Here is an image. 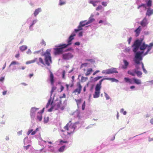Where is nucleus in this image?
Segmentation results:
<instances>
[{"label":"nucleus","mask_w":153,"mask_h":153,"mask_svg":"<svg viewBox=\"0 0 153 153\" xmlns=\"http://www.w3.org/2000/svg\"><path fill=\"white\" fill-rule=\"evenodd\" d=\"M143 38L137 39L131 46L134 55L133 59L134 65L135 67L137 66L140 68V64L142 68H144V64L142 62L143 58L148 53L153 46V42L147 45L144 42H143Z\"/></svg>","instance_id":"1"},{"label":"nucleus","mask_w":153,"mask_h":153,"mask_svg":"<svg viewBox=\"0 0 153 153\" xmlns=\"http://www.w3.org/2000/svg\"><path fill=\"white\" fill-rule=\"evenodd\" d=\"M152 0H146V3H141L140 5L137 7V9H140L143 7L144 10H146V15L149 17L153 14V8H151L152 5Z\"/></svg>","instance_id":"2"},{"label":"nucleus","mask_w":153,"mask_h":153,"mask_svg":"<svg viewBox=\"0 0 153 153\" xmlns=\"http://www.w3.org/2000/svg\"><path fill=\"white\" fill-rule=\"evenodd\" d=\"M51 50L47 49L45 52H42L41 53V55L42 56H44V61L45 65L49 66L50 64L52 63V57L50 53Z\"/></svg>","instance_id":"3"},{"label":"nucleus","mask_w":153,"mask_h":153,"mask_svg":"<svg viewBox=\"0 0 153 153\" xmlns=\"http://www.w3.org/2000/svg\"><path fill=\"white\" fill-rule=\"evenodd\" d=\"M55 48H53L54 53L55 55L62 54L64 52V50L66 48L63 44H60L55 46Z\"/></svg>","instance_id":"4"},{"label":"nucleus","mask_w":153,"mask_h":153,"mask_svg":"<svg viewBox=\"0 0 153 153\" xmlns=\"http://www.w3.org/2000/svg\"><path fill=\"white\" fill-rule=\"evenodd\" d=\"M140 69L138 66H136L134 69L128 71L127 73L132 76H135L136 75L138 77H141L142 73L141 71L138 70Z\"/></svg>","instance_id":"5"},{"label":"nucleus","mask_w":153,"mask_h":153,"mask_svg":"<svg viewBox=\"0 0 153 153\" xmlns=\"http://www.w3.org/2000/svg\"><path fill=\"white\" fill-rule=\"evenodd\" d=\"M124 79L125 82L128 83L129 84H135L137 85H140L141 84V80L135 77L130 78L128 77H125Z\"/></svg>","instance_id":"6"},{"label":"nucleus","mask_w":153,"mask_h":153,"mask_svg":"<svg viewBox=\"0 0 153 153\" xmlns=\"http://www.w3.org/2000/svg\"><path fill=\"white\" fill-rule=\"evenodd\" d=\"M38 22L37 19L33 20L31 18H29L27 20V23L29 25V30L30 31H33L34 30V25Z\"/></svg>","instance_id":"7"},{"label":"nucleus","mask_w":153,"mask_h":153,"mask_svg":"<svg viewBox=\"0 0 153 153\" xmlns=\"http://www.w3.org/2000/svg\"><path fill=\"white\" fill-rule=\"evenodd\" d=\"M75 33H76L74 32V30L68 38L67 40V44H63L65 47L67 48L72 44V41L74 39V37L76 35Z\"/></svg>","instance_id":"8"},{"label":"nucleus","mask_w":153,"mask_h":153,"mask_svg":"<svg viewBox=\"0 0 153 153\" xmlns=\"http://www.w3.org/2000/svg\"><path fill=\"white\" fill-rule=\"evenodd\" d=\"M39 109V108L35 107H32L31 108L30 114L32 121H34L36 116L37 115L36 111Z\"/></svg>","instance_id":"9"},{"label":"nucleus","mask_w":153,"mask_h":153,"mask_svg":"<svg viewBox=\"0 0 153 153\" xmlns=\"http://www.w3.org/2000/svg\"><path fill=\"white\" fill-rule=\"evenodd\" d=\"M88 24L87 22V20L82 21H81L79 23V25L78 26L77 29H74V32L76 33L78 32L81 31L82 30V27L85 25H88Z\"/></svg>","instance_id":"10"},{"label":"nucleus","mask_w":153,"mask_h":153,"mask_svg":"<svg viewBox=\"0 0 153 153\" xmlns=\"http://www.w3.org/2000/svg\"><path fill=\"white\" fill-rule=\"evenodd\" d=\"M102 73L103 74L106 75L113 73H118V72L117 71L116 68H111L103 70Z\"/></svg>","instance_id":"11"},{"label":"nucleus","mask_w":153,"mask_h":153,"mask_svg":"<svg viewBox=\"0 0 153 153\" xmlns=\"http://www.w3.org/2000/svg\"><path fill=\"white\" fill-rule=\"evenodd\" d=\"M73 57V55L70 52L63 53L62 56V59L64 60H66L72 59Z\"/></svg>","instance_id":"12"},{"label":"nucleus","mask_w":153,"mask_h":153,"mask_svg":"<svg viewBox=\"0 0 153 153\" xmlns=\"http://www.w3.org/2000/svg\"><path fill=\"white\" fill-rule=\"evenodd\" d=\"M102 87H100L97 85H96L95 92L93 95L94 98H96L99 97L100 94V91Z\"/></svg>","instance_id":"13"},{"label":"nucleus","mask_w":153,"mask_h":153,"mask_svg":"<svg viewBox=\"0 0 153 153\" xmlns=\"http://www.w3.org/2000/svg\"><path fill=\"white\" fill-rule=\"evenodd\" d=\"M82 122L81 121H77L74 124L72 123V126L70 127H72L73 128V131L74 132L75 130H77L80 128L82 125Z\"/></svg>","instance_id":"14"},{"label":"nucleus","mask_w":153,"mask_h":153,"mask_svg":"<svg viewBox=\"0 0 153 153\" xmlns=\"http://www.w3.org/2000/svg\"><path fill=\"white\" fill-rule=\"evenodd\" d=\"M77 86L78 88H76L74 90L73 93L77 92L78 94H79L81 93L82 88V87L81 86L79 82H77Z\"/></svg>","instance_id":"15"},{"label":"nucleus","mask_w":153,"mask_h":153,"mask_svg":"<svg viewBox=\"0 0 153 153\" xmlns=\"http://www.w3.org/2000/svg\"><path fill=\"white\" fill-rule=\"evenodd\" d=\"M100 1L98 0H88V2L90 4L93 5V6L95 7L97 6V3L100 2Z\"/></svg>","instance_id":"16"},{"label":"nucleus","mask_w":153,"mask_h":153,"mask_svg":"<svg viewBox=\"0 0 153 153\" xmlns=\"http://www.w3.org/2000/svg\"><path fill=\"white\" fill-rule=\"evenodd\" d=\"M80 111L78 110H77L76 111L74 112L72 115L74 116V117L76 118H80Z\"/></svg>","instance_id":"17"},{"label":"nucleus","mask_w":153,"mask_h":153,"mask_svg":"<svg viewBox=\"0 0 153 153\" xmlns=\"http://www.w3.org/2000/svg\"><path fill=\"white\" fill-rule=\"evenodd\" d=\"M75 100L76 102L78 109H80L82 101V100L81 99H75Z\"/></svg>","instance_id":"18"},{"label":"nucleus","mask_w":153,"mask_h":153,"mask_svg":"<svg viewBox=\"0 0 153 153\" xmlns=\"http://www.w3.org/2000/svg\"><path fill=\"white\" fill-rule=\"evenodd\" d=\"M94 16V15L91 14L90 17L89 18L88 20V21L87 20V22L88 25L91 23L95 21V19L93 18Z\"/></svg>","instance_id":"19"},{"label":"nucleus","mask_w":153,"mask_h":153,"mask_svg":"<svg viewBox=\"0 0 153 153\" xmlns=\"http://www.w3.org/2000/svg\"><path fill=\"white\" fill-rule=\"evenodd\" d=\"M147 20L146 17H145L140 23L142 27H145L148 24Z\"/></svg>","instance_id":"20"},{"label":"nucleus","mask_w":153,"mask_h":153,"mask_svg":"<svg viewBox=\"0 0 153 153\" xmlns=\"http://www.w3.org/2000/svg\"><path fill=\"white\" fill-rule=\"evenodd\" d=\"M123 62L124 65L122 66V68L123 69H126L128 68L129 65V62L125 59L123 60Z\"/></svg>","instance_id":"21"},{"label":"nucleus","mask_w":153,"mask_h":153,"mask_svg":"<svg viewBox=\"0 0 153 153\" xmlns=\"http://www.w3.org/2000/svg\"><path fill=\"white\" fill-rule=\"evenodd\" d=\"M141 31V27L140 26H139L134 30V32L135 33V35L136 37H137L139 36Z\"/></svg>","instance_id":"22"},{"label":"nucleus","mask_w":153,"mask_h":153,"mask_svg":"<svg viewBox=\"0 0 153 153\" xmlns=\"http://www.w3.org/2000/svg\"><path fill=\"white\" fill-rule=\"evenodd\" d=\"M54 77L53 74L52 72L51 71L50 75V80L52 85H53L54 82Z\"/></svg>","instance_id":"23"},{"label":"nucleus","mask_w":153,"mask_h":153,"mask_svg":"<svg viewBox=\"0 0 153 153\" xmlns=\"http://www.w3.org/2000/svg\"><path fill=\"white\" fill-rule=\"evenodd\" d=\"M71 126H72V123H71V121L69 123H68L64 127V129L66 130H69L70 129L73 130L72 127H70Z\"/></svg>","instance_id":"24"},{"label":"nucleus","mask_w":153,"mask_h":153,"mask_svg":"<svg viewBox=\"0 0 153 153\" xmlns=\"http://www.w3.org/2000/svg\"><path fill=\"white\" fill-rule=\"evenodd\" d=\"M31 142V140L28 139V137L27 136L25 137L23 140V143L25 146L27 145L28 144L30 143Z\"/></svg>","instance_id":"25"},{"label":"nucleus","mask_w":153,"mask_h":153,"mask_svg":"<svg viewBox=\"0 0 153 153\" xmlns=\"http://www.w3.org/2000/svg\"><path fill=\"white\" fill-rule=\"evenodd\" d=\"M60 131L62 132H63V134L66 136L67 135H70L71 134H73V131L71 130L70 132H68L64 130L63 129H61Z\"/></svg>","instance_id":"26"},{"label":"nucleus","mask_w":153,"mask_h":153,"mask_svg":"<svg viewBox=\"0 0 153 153\" xmlns=\"http://www.w3.org/2000/svg\"><path fill=\"white\" fill-rule=\"evenodd\" d=\"M42 11V9L41 8H39L35 10L33 13L34 16H36L39 13L41 12Z\"/></svg>","instance_id":"27"},{"label":"nucleus","mask_w":153,"mask_h":153,"mask_svg":"<svg viewBox=\"0 0 153 153\" xmlns=\"http://www.w3.org/2000/svg\"><path fill=\"white\" fill-rule=\"evenodd\" d=\"M42 114H37L36 117L35 119H36L37 121L40 122L42 121Z\"/></svg>","instance_id":"28"},{"label":"nucleus","mask_w":153,"mask_h":153,"mask_svg":"<svg viewBox=\"0 0 153 153\" xmlns=\"http://www.w3.org/2000/svg\"><path fill=\"white\" fill-rule=\"evenodd\" d=\"M109 77H104L102 79H101L99 82L97 83L96 85H97L99 86L100 87L101 86V84L102 83V82L105 80H109Z\"/></svg>","instance_id":"29"},{"label":"nucleus","mask_w":153,"mask_h":153,"mask_svg":"<svg viewBox=\"0 0 153 153\" xmlns=\"http://www.w3.org/2000/svg\"><path fill=\"white\" fill-rule=\"evenodd\" d=\"M72 139L71 137L69 138V139L67 140H61L60 141V143L61 144H62L63 143H68L69 142H71V143L72 142Z\"/></svg>","instance_id":"30"},{"label":"nucleus","mask_w":153,"mask_h":153,"mask_svg":"<svg viewBox=\"0 0 153 153\" xmlns=\"http://www.w3.org/2000/svg\"><path fill=\"white\" fill-rule=\"evenodd\" d=\"M27 48V46L26 45H23L19 47V49L22 51L23 52L26 50Z\"/></svg>","instance_id":"31"},{"label":"nucleus","mask_w":153,"mask_h":153,"mask_svg":"<svg viewBox=\"0 0 153 153\" xmlns=\"http://www.w3.org/2000/svg\"><path fill=\"white\" fill-rule=\"evenodd\" d=\"M39 62L37 61L36 63L38 65H39V63L42 64L44 65L45 66V64L44 62L43 61V59L41 57H39Z\"/></svg>","instance_id":"32"},{"label":"nucleus","mask_w":153,"mask_h":153,"mask_svg":"<svg viewBox=\"0 0 153 153\" xmlns=\"http://www.w3.org/2000/svg\"><path fill=\"white\" fill-rule=\"evenodd\" d=\"M93 71V69L92 68H89L88 69L86 73L85 74V76H88L90 75Z\"/></svg>","instance_id":"33"},{"label":"nucleus","mask_w":153,"mask_h":153,"mask_svg":"<svg viewBox=\"0 0 153 153\" xmlns=\"http://www.w3.org/2000/svg\"><path fill=\"white\" fill-rule=\"evenodd\" d=\"M66 0H59V5L60 6H62L66 4Z\"/></svg>","instance_id":"34"},{"label":"nucleus","mask_w":153,"mask_h":153,"mask_svg":"<svg viewBox=\"0 0 153 153\" xmlns=\"http://www.w3.org/2000/svg\"><path fill=\"white\" fill-rule=\"evenodd\" d=\"M102 77V76H98L93 79L92 80V81L96 82Z\"/></svg>","instance_id":"35"},{"label":"nucleus","mask_w":153,"mask_h":153,"mask_svg":"<svg viewBox=\"0 0 153 153\" xmlns=\"http://www.w3.org/2000/svg\"><path fill=\"white\" fill-rule=\"evenodd\" d=\"M65 145L62 146H61L59 149H58V151L60 152H63L65 148Z\"/></svg>","instance_id":"36"},{"label":"nucleus","mask_w":153,"mask_h":153,"mask_svg":"<svg viewBox=\"0 0 153 153\" xmlns=\"http://www.w3.org/2000/svg\"><path fill=\"white\" fill-rule=\"evenodd\" d=\"M20 64L18 62L15 61H13L11 62V63H10V65H9V68L10 67L11 65H19Z\"/></svg>","instance_id":"37"},{"label":"nucleus","mask_w":153,"mask_h":153,"mask_svg":"<svg viewBox=\"0 0 153 153\" xmlns=\"http://www.w3.org/2000/svg\"><path fill=\"white\" fill-rule=\"evenodd\" d=\"M54 96L53 97H54ZM53 100H54V97H53V98H52V96H51L50 95V97L49 99L48 102L50 103L51 104H52L53 103Z\"/></svg>","instance_id":"38"},{"label":"nucleus","mask_w":153,"mask_h":153,"mask_svg":"<svg viewBox=\"0 0 153 153\" xmlns=\"http://www.w3.org/2000/svg\"><path fill=\"white\" fill-rule=\"evenodd\" d=\"M109 80H111V82H119L118 80L116 79L115 78L109 77Z\"/></svg>","instance_id":"39"},{"label":"nucleus","mask_w":153,"mask_h":153,"mask_svg":"<svg viewBox=\"0 0 153 153\" xmlns=\"http://www.w3.org/2000/svg\"><path fill=\"white\" fill-rule=\"evenodd\" d=\"M98 24L96 23L94 24V26L92 27V28L93 30H95L99 27Z\"/></svg>","instance_id":"40"},{"label":"nucleus","mask_w":153,"mask_h":153,"mask_svg":"<svg viewBox=\"0 0 153 153\" xmlns=\"http://www.w3.org/2000/svg\"><path fill=\"white\" fill-rule=\"evenodd\" d=\"M103 8L102 6L101 5H99L96 8L97 11H99L101 10Z\"/></svg>","instance_id":"41"},{"label":"nucleus","mask_w":153,"mask_h":153,"mask_svg":"<svg viewBox=\"0 0 153 153\" xmlns=\"http://www.w3.org/2000/svg\"><path fill=\"white\" fill-rule=\"evenodd\" d=\"M56 87L55 86H53L51 89V91L50 92V94L51 96H52L53 92L56 89Z\"/></svg>","instance_id":"42"},{"label":"nucleus","mask_w":153,"mask_h":153,"mask_svg":"<svg viewBox=\"0 0 153 153\" xmlns=\"http://www.w3.org/2000/svg\"><path fill=\"white\" fill-rule=\"evenodd\" d=\"M88 78L87 77H84L82 76L81 78V82H85L88 79Z\"/></svg>","instance_id":"43"},{"label":"nucleus","mask_w":153,"mask_h":153,"mask_svg":"<svg viewBox=\"0 0 153 153\" xmlns=\"http://www.w3.org/2000/svg\"><path fill=\"white\" fill-rule=\"evenodd\" d=\"M85 102L84 101L82 105V109L83 111L85 110Z\"/></svg>","instance_id":"44"},{"label":"nucleus","mask_w":153,"mask_h":153,"mask_svg":"<svg viewBox=\"0 0 153 153\" xmlns=\"http://www.w3.org/2000/svg\"><path fill=\"white\" fill-rule=\"evenodd\" d=\"M49 120V118L48 117H44V122L45 123H47Z\"/></svg>","instance_id":"45"},{"label":"nucleus","mask_w":153,"mask_h":153,"mask_svg":"<svg viewBox=\"0 0 153 153\" xmlns=\"http://www.w3.org/2000/svg\"><path fill=\"white\" fill-rule=\"evenodd\" d=\"M130 51V48L129 47H127L125 48L124 50V52L125 53L129 52Z\"/></svg>","instance_id":"46"},{"label":"nucleus","mask_w":153,"mask_h":153,"mask_svg":"<svg viewBox=\"0 0 153 153\" xmlns=\"http://www.w3.org/2000/svg\"><path fill=\"white\" fill-rule=\"evenodd\" d=\"M30 146H31L30 144H28L27 145V146H25H25L24 145L23 146L24 149L25 150H27L30 147Z\"/></svg>","instance_id":"47"},{"label":"nucleus","mask_w":153,"mask_h":153,"mask_svg":"<svg viewBox=\"0 0 153 153\" xmlns=\"http://www.w3.org/2000/svg\"><path fill=\"white\" fill-rule=\"evenodd\" d=\"M111 10H110L107 11L105 12H104V14L105 15L108 16L111 13Z\"/></svg>","instance_id":"48"},{"label":"nucleus","mask_w":153,"mask_h":153,"mask_svg":"<svg viewBox=\"0 0 153 153\" xmlns=\"http://www.w3.org/2000/svg\"><path fill=\"white\" fill-rule=\"evenodd\" d=\"M120 112L121 113H123V114L126 115V114L127 112L126 111H124V110L123 108H122L120 110Z\"/></svg>","instance_id":"49"},{"label":"nucleus","mask_w":153,"mask_h":153,"mask_svg":"<svg viewBox=\"0 0 153 153\" xmlns=\"http://www.w3.org/2000/svg\"><path fill=\"white\" fill-rule=\"evenodd\" d=\"M85 61H89L91 63H93L95 62L94 60L93 59H85Z\"/></svg>","instance_id":"50"},{"label":"nucleus","mask_w":153,"mask_h":153,"mask_svg":"<svg viewBox=\"0 0 153 153\" xmlns=\"http://www.w3.org/2000/svg\"><path fill=\"white\" fill-rule=\"evenodd\" d=\"M105 96L106 98V100H108L110 98V97L108 94L104 92Z\"/></svg>","instance_id":"51"},{"label":"nucleus","mask_w":153,"mask_h":153,"mask_svg":"<svg viewBox=\"0 0 153 153\" xmlns=\"http://www.w3.org/2000/svg\"><path fill=\"white\" fill-rule=\"evenodd\" d=\"M74 51V49L71 47L67 49L65 51Z\"/></svg>","instance_id":"52"},{"label":"nucleus","mask_w":153,"mask_h":153,"mask_svg":"<svg viewBox=\"0 0 153 153\" xmlns=\"http://www.w3.org/2000/svg\"><path fill=\"white\" fill-rule=\"evenodd\" d=\"M141 0H137L136 4L138 5L137 7H138L139 6L141 5V4H140V2Z\"/></svg>","instance_id":"53"},{"label":"nucleus","mask_w":153,"mask_h":153,"mask_svg":"<svg viewBox=\"0 0 153 153\" xmlns=\"http://www.w3.org/2000/svg\"><path fill=\"white\" fill-rule=\"evenodd\" d=\"M65 70H63L62 72V78L64 79L65 78Z\"/></svg>","instance_id":"54"},{"label":"nucleus","mask_w":153,"mask_h":153,"mask_svg":"<svg viewBox=\"0 0 153 153\" xmlns=\"http://www.w3.org/2000/svg\"><path fill=\"white\" fill-rule=\"evenodd\" d=\"M107 2L106 1H102L101 3V4L104 7H106L107 5Z\"/></svg>","instance_id":"55"},{"label":"nucleus","mask_w":153,"mask_h":153,"mask_svg":"<svg viewBox=\"0 0 153 153\" xmlns=\"http://www.w3.org/2000/svg\"><path fill=\"white\" fill-rule=\"evenodd\" d=\"M33 131V129H29L28 131V132H27V135H29Z\"/></svg>","instance_id":"56"},{"label":"nucleus","mask_w":153,"mask_h":153,"mask_svg":"<svg viewBox=\"0 0 153 153\" xmlns=\"http://www.w3.org/2000/svg\"><path fill=\"white\" fill-rule=\"evenodd\" d=\"M78 34V36L79 37L82 36H83V32L82 31H79V32Z\"/></svg>","instance_id":"57"},{"label":"nucleus","mask_w":153,"mask_h":153,"mask_svg":"<svg viewBox=\"0 0 153 153\" xmlns=\"http://www.w3.org/2000/svg\"><path fill=\"white\" fill-rule=\"evenodd\" d=\"M60 105L61 104L59 103H58V102H57L56 103V110H57L59 108H60Z\"/></svg>","instance_id":"58"},{"label":"nucleus","mask_w":153,"mask_h":153,"mask_svg":"<svg viewBox=\"0 0 153 153\" xmlns=\"http://www.w3.org/2000/svg\"><path fill=\"white\" fill-rule=\"evenodd\" d=\"M26 53L27 54L31 55L32 53V52L30 49H29L26 52Z\"/></svg>","instance_id":"59"},{"label":"nucleus","mask_w":153,"mask_h":153,"mask_svg":"<svg viewBox=\"0 0 153 153\" xmlns=\"http://www.w3.org/2000/svg\"><path fill=\"white\" fill-rule=\"evenodd\" d=\"M80 44V43L79 42H77L74 43V45L75 46H79Z\"/></svg>","instance_id":"60"},{"label":"nucleus","mask_w":153,"mask_h":153,"mask_svg":"<svg viewBox=\"0 0 153 153\" xmlns=\"http://www.w3.org/2000/svg\"><path fill=\"white\" fill-rule=\"evenodd\" d=\"M132 39V38L131 37H129L128 38L127 41L128 42V44H130Z\"/></svg>","instance_id":"61"},{"label":"nucleus","mask_w":153,"mask_h":153,"mask_svg":"<svg viewBox=\"0 0 153 153\" xmlns=\"http://www.w3.org/2000/svg\"><path fill=\"white\" fill-rule=\"evenodd\" d=\"M53 108L54 107L53 106H51V108H50L48 110V111L49 112H51L52 111Z\"/></svg>","instance_id":"62"},{"label":"nucleus","mask_w":153,"mask_h":153,"mask_svg":"<svg viewBox=\"0 0 153 153\" xmlns=\"http://www.w3.org/2000/svg\"><path fill=\"white\" fill-rule=\"evenodd\" d=\"M22 130L20 131H18L17 132V134L19 135H22Z\"/></svg>","instance_id":"63"},{"label":"nucleus","mask_w":153,"mask_h":153,"mask_svg":"<svg viewBox=\"0 0 153 153\" xmlns=\"http://www.w3.org/2000/svg\"><path fill=\"white\" fill-rule=\"evenodd\" d=\"M143 71L145 74H147V71H146V70L145 69V67L142 68Z\"/></svg>","instance_id":"64"}]
</instances>
